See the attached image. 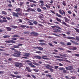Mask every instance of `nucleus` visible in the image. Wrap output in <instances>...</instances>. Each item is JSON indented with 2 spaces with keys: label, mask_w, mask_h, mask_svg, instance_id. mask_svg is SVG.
Listing matches in <instances>:
<instances>
[{
  "label": "nucleus",
  "mask_w": 79,
  "mask_h": 79,
  "mask_svg": "<svg viewBox=\"0 0 79 79\" xmlns=\"http://www.w3.org/2000/svg\"><path fill=\"white\" fill-rule=\"evenodd\" d=\"M69 70H73L74 69L73 68L72 66H69Z\"/></svg>",
  "instance_id": "nucleus-14"
},
{
  "label": "nucleus",
  "mask_w": 79,
  "mask_h": 79,
  "mask_svg": "<svg viewBox=\"0 0 79 79\" xmlns=\"http://www.w3.org/2000/svg\"><path fill=\"white\" fill-rule=\"evenodd\" d=\"M26 55V56H27V57H29V56L31 55L29 53H25Z\"/></svg>",
  "instance_id": "nucleus-38"
},
{
  "label": "nucleus",
  "mask_w": 79,
  "mask_h": 79,
  "mask_svg": "<svg viewBox=\"0 0 79 79\" xmlns=\"http://www.w3.org/2000/svg\"><path fill=\"white\" fill-rule=\"evenodd\" d=\"M59 70H64L65 69L63 67H60L59 68Z\"/></svg>",
  "instance_id": "nucleus-33"
},
{
  "label": "nucleus",
  "mask_w": 79,
  "mask_h": 79,
  "mask_svg": "<svg viewBox=\"0 0 79 79\" xmlns=\"http://www.w3.org/2000/svg\"><path fill=\"white\" fill-rule=\"evenodd\" d=\"M4 38H9V37H10V36L8 35H5L3 36Z\"/></svg>",
  "instance_id": "nucleus-25"
},
{
  "label": "nucleus",
  "mask_w": 79,
  "mask_h": 79,
  "mask_svg": "<svg viewBox=\"0 0 79 79\" xmlns=\"http://www.w3.org/2000/svg\"><path fill=\"white\" fill-rule=\"evenodd\" d=\"M40 3H44V1H43L40 0Z\"/></svg>",
  "instance_id": "nucleus-59"
},
{
  "label": "nucleus",
  "mask_w": 79,
  "mask_h": 79,
  "mask_svg": "<svg viewBox=\"0 0 79 79\" xmlns=\"http://www.w3.org/2000/svg\"><path fill=\"white\" fill-rule=\"evenodd\" d=\"M76 39L77 40H78V41H79V38L78 37H76Z\"/></svg>",
  "instance_id": "nucleus-63"
},
{
  "label": "nucleus",
  "mask_w": 79,
  "mask_h": 79,
  "mask_svg": "<svg viewBox=\"0 0 79 79\" xmlns=\"http://www.w3.org/2000/svg\"><path fill=\"white\" fill-rule=\"evenodd\" d=\"M28 65H30V66L31 67V68H35V66L34 65H33L32 63H28Z\"/></svg>",
  "instance_id": "nucleus-12"
},
{
  "label": "nucleus",
  "mask_w": 79,
  "mask_h": 79,
  "mask_svg": "<svg viewBox=\"0 0 79 79\" xmlns=\"http://www.w3.org/2000/svg\"><path fill=\"white\" fill-rule=\"evenodd\" d=\"M21 14V13L19 12H17L16 13L15 12H12V15L14 16H15V17H19V16L18 15H20Z\"/></svg>",
  "instance_id": "nucleus-1"
},
{
  "label": "nucleus",
  "mask_w": 79,
  "mask_h": 79,
  "mask_svg": "<svg viewBox=\"0 0 79 79\" xmlns=\"http://www.w3.org/2000/svg\"><path fill=\"white\" fill-rule=\"evenodd\" d=\"M23 33L25 34H29V32L26 31L25 32H24Z\"/></svg>",
  "instance_id": "nucleus-55"
},
{
  "label": "nucleus",
  "mask_w": 79,
  "mask_h": 79,
  "mask_svg": "<svg viewBox=\"0 0 79 79\" xmlns=\"http://www.w3.org/2000/svg\"><path fill=\"white\" fill-rule=\"evenodd\" d=\"M10 76H11L12 77H16V78H21V76H20L19 75L15 76L14 75H13V74H10Z\"/></svg>",
  "instance_id": "nucleus-6"
},
{
  "label": "nucleus",
  "mask_w": 79,
  "mask_h": 79,
  "mask_svg": "<svg viewBox=\"0 0 79 79\" xmlns=\"http://www.w3.org/2000/svg\"><path fill=\"white\" fill-rule=\"evenodd\" d=\"M50 71H51V72H53V69L51 68H50L49 69Z\"/></svg>",
  "instance_id": "nucleus-46"
},
{
  "label": "nucleus",
  "mask_w": 79,
  "mask_h": 79,
  "mask_svg": "<svg viewBox=\"0 0 79 79\" xmlns=\"http://www.w3.org/2000/svg\"><path fill=\"white\" fill-rule=\"evenodd\" d=\"M72 50H77V48L75 47H73Z\"/></svg>",
  "instance_id": "nucleus-34"
},
{
  "label": "nucleus",
  "mask_w": 79,
  "mask_h": 79,
  "mask_svg": "<svg viewBox=\"0 0 79 79\" xmlns=\"http://www.w3.org/2000/svg\"><path fill=\"white\" fill-rule=\"evenodd\" d=\"M67 39H72V40H74L75 39V38L71 37H69L67 38Z\"/></svg>",
  "instance_id": "nucleus-23"
},
{
  "label": "nucleus",
  "mask_w": 79,
  "mask_h": 79,
  "mask_svg": "<svg viewBox=\"0 0 79 79\" xmlns=\"http://www.w3.org/2000/svg\"><path fill=\"white\" fill-rule=\"evenodd\" d=\"M28 1L30 2H33V3H37V2H36V1L33 0H28Z\"/></svg>",
  "instance_id": "nucleus-19"
},
{
  "label": "nucleus",
  "mask_w": 79,
  "mask_h": 79,
  "mask_svg": "<svg viewBox=\"0 0 79 79\" xmlns=\"http://www.w3.org/2000/svg\"><path fill=\"white\" fill-rule=\"evenodd\" d=\"M60 44L61 45H65V44L63 42H60Z\"/></svg>",
  "instance_id": "nucleus-41"
},
{
  "label": "nucleus",
  "mask_w": 79,
  "mask_h": 79,
  "mask_svg": "<svg viewBox=\"0 0 79 79\" xmlns=\"http://www.w3.org/2000/svg\"><path fill=\"white\" fill-rule=\"evenodd\" d=\"M71 45V43L70 42H68L67 44V45Z\"/></svg>",
  "instance_id": "nucleus-47"
},
{
  "label": "nucleus",
  "mask_w": 79,
  "mask_h": 79,
  "mask_svg": "<svg viewBox=\"0 0 79 79\" xmlns=\"http://www.w3.org/2000/svg\"><path fill=\"white\" fill-rule=\"evenodd\" d=\"M10 27L12 28H15V29L18 28V27L16 26L12 25L10 26Z\"/></svg>",
  "instance_id": "nucleus-21"
},
{
  "label": "nucleus",
  "mask_w": 79,
  "mask_h": 79,
  "mask_svg": "<svg viewBox=\"0 0 79 79\" xmlns=\"http://www.w3.org/2000/svg\"><path fill=\"white\" fill-rule=\"evenodd\" d=\"M8 61H13V58H9L8 59Z\"/></svg>",
  "instance_id": "nucleus-51"
},
{
  "label": "nucleus",
  "mask_w": 79,
  "mask_h": 79,
  "mask_svg": "<svg viewBox=\"0 0 79 79\" xmlns=\"http://www.w3.org/2000/svg\"><path fill=\"white\" fill-rule=\"evenodd\" d=\"M62 4L64 6H66V2H65L64 1H63Z\"/></svg>",
  "instance_id": "nucleus-36"
},
{
  "label": "nucleus",
  "mask_w": 79,
  "mask_h": 79,
  "mask_svg": "<svg viewBox=\"0 0 79 79\" xmlns=\"http://www.w3.org/2000/svg\"><path fill=\"white\" fill-rule=\"evenodd\" d=\"M74 29L77 32V33H79V29L77 28H74Z\"/></svg>",
  "instance_id": "nucleus-24"
},
{
  "label": "nucleus",
  "mask_w": 79,
  "mask_h": 79,
  "mask_svg": "<svg viewBox=\"0 0 79 79\" xmlns=\"http://www.w3.org/2000/svg\"><path fill=\"white\" fill-rule=\"evenodd\" d=\"M68 13H69V14L70 15L72 13V12H71V10H69L68 11Z\"/></svg>",
  "instance_id": "nucleus-48"
},
{
  "label": "nucleus",
  "mask_w": 79,
  "mask_h": 79,
  "mask_svg": "<svg viewBox=\"0 0 79 79\" xmlns=\"http://www.w3.org/2000/svg\"><path fill=\"white\" fill-rule=\"evenodd\" d=\"M19 67L20 66V67H23V64L21 63H19Z\"/></svg>",
  "instance_id": "nucleus-29"
},
{
  "label": "nucleus",
  "mask_w": 79,
  "mask_h": 79,
  "mask_svg": "<svg viewBox=\"0 0 79 79\" xmlns=\"http://www.w3.org/2000/svg\"><path fill=\"white\" fill-rule=\"evenodd\" d=\"M47 57V56H42V58L43 59H44V60H48V58H45Z\"/></svg>",
  "instance_id": "nucleus-17"
},
{
  "label": "nucleus",
  "mask_w": 79,
  "mask_h": 79,
  "mask_svg": "<svg viewBox=\"0 0 79 79\" xmlns=\"http://www.w3.org/2000/svg\"><path fill=\"white\" fill-rule=\"evenodd\" d=\"M40 45H47V44L44 43H40Z\"/></svg>",
  "instance_id": "nucleus-30"
},
{
  "label": "nucleus",
  "mask_w": 79,
  "mask_h": 79,
  "mask_svg": "<svg viewBox=\"0 0 79 79\" xmlns=\"http://www.w3.org/2000/svg\"><path fill=\"white\" fill-rule=\"evenodd\" d=\"M33 23L34 24H35L36 25L37 24V22L36 21H34L33 22Z\"/></svg>",
  "instance_id": "nucleus-57"
},
{
  "label": "nucleus",
  "mask_w": 79,
  "mask_h": 79,
  "mask_svg": "<svg viewBox=\"0 0 79 79\" xmlns=\"http://www.w3.org/2000/svg\"><path fill=\"white\" fill-rule=\"evenodd\" d=\"M35 58H37L38 59H41L42 57L40 56H35Z\"/></svg>",
  "instance_id": "nucleus-20"
},
{
  "label": "nucleus",
  "mask_w": 79,
  "mask_h": 79,
  "mask_svg": "<svg viewBox=\"0 0 79 79\" xmlns=\"http://www.w3.org/2000/svg\"><path fill=\"white\" fill-rule=\"evenodd\" d=\"M52 35H55V36H57V37H60V35H56L55 33H52Z\"/></svg>",
  "instance_id": "nucleus-35"
},
{
  "label": "nucleus",
  "mask_w": 79,
  "mask_h": 79,
  "mask_svg": "<svg viewBox=\"0 0 79 79\" xmlns=\"http://www.w3.org/2000/svg\"><path fill=\"white\" fill-rule=\"evenodd\" d=\"M74 44H75L76 45H79V43H78L75 41L74 43Z\"/></svg>",
  "instance_id": "nucleus-61"
},
{
  "label": "nucleus",
  "mask_w": 79,
  "mask_h": 79,
  "mask_svg": "<svg viewBox=\"0 0 79 79\" xmlns=\"http://www.w3.org/2000/svg\"><path fill=\"white\" fill-rule=\"evenodd\" d=\"M27 8L28 9H27V11L28 12H29V11H34L35 12V10L32 9V8L31 7Z\"/></svg>",
  "instance_id": "nucleus-8"
},
{
  "label": "nucleus",
  "mask_w": 79,
  "mask_h": 79,
  "mask_svg": "<svg viewBox=\"0 0 79 79\" xmlns=\"http://www.w3.org/2000/svg\"><path fill=\"white\" fill-rule=\"evenodd\" d=\"M21 53V52H17V53H16L15 54H13V55L14 56H16V57H18V56H19L20 55V54Z\"/></svg>",
  "instance_id": "nucleus-7"
},
{
  "label": "nucleus",
  "mask_w": 79,
  "mask_h": 79,
  "mask_svg": "<svg viewBox=\"0 0 79 79\" xmlns=\"http://www.w3.org/2000/svg\"><path fill=\"white\" fill-rule=\"evenodd\" d=\"M48 44L50 45V46H51V47H53V44L52 43H49Z\"/></svg>",
  "instance_id": "nucleus-60"
},
{
  "label": "nucleus",
  "mask_w": 79,
  "mask_h": 79,
  "mask_svg": "<svg viewBox=\"0 0 79 79\" xmlns=\"http://www.w3.org/2000/svg\"><path fill=\"white\" fill-rule=\"evenodd\" d=\"M54 31H53V32H56V33H57V32H61V31L60 30H58L57 29L54 28Z\"/></svg>",
  "instance_id": "nucleus-5"
},
{
  "label": "nucleus",
  "mask_w": 79,
  "mask_h": 79,
  "mask_svg": "<svg viewBox=\"0 0 79 79\" xmlns=\"http://www.w3.org/2000/svg\"><path fill=\"white\" fill-rule=\"evenodd\" d=\"M11 39L12 40H17V39L16 38H15V37H13V38H11Z\"/></svg>",
  "instance_id": "nucleus-42"
},
{
  "label": "nucleus",
  "mask_w": 79,
  "mask_h": 79,
  "mask_svg": "<svg viewBox=\"0 0 79 79\" xmlns=\"http://www.w3.org/2000/svg\"><path fill=\"white\" fill-rule=\"evenodd\" d=\"M45 6L47 8H50V6H48L47 4H46Z\"/></svg>",
  "instance_id": "nucleus-44"
},
{
  "label": "nucleus",
  "mask_w": 79,
  "mask_h": 79,
  "mask_svg": "<svg viewBox=\"0 0 79 79\" xmlns=\"http://www.w3.org/2000/svg\"><path fill=\"white\" fill-rule=\"evenodd\" d=\"M56 19L58 22H60V23H61V19H59L58 18L56 17Z\"/></svg>",
  "instance_id": "nucleus-18"
},
{
  "label": "nucleus",
  "mask_w": 79,
  "mask_h": 79,
  "mask_svg": "<svg viewBox=\"0 0 79 79\" xmlns=\"http://www.w3.org/2000/svg\"><path fill=\"white\" fill-rule=\"evenodd\" d=\"M37 11H38V12H39V13L40 12H42V10L39 8H38L37 9Z\"/></svg>",
  "instance_id": "nucleus-28"
},
{
  "label": "nucleus",
  "mask_w": 79,
  "mask_h": 79,
  "mask_svg": "<svg viewBox=\"0 0 79 79\" xmlns=\"http://www.w3.org/2000/svg\"><path fill=\"white\" fill-rule=\"evenodd\" d=\"M24 3L23 2H20V5H19L20 6H22V5H23V4Z\"/></svg>",
  "instance_id": "nucleus-56"
},
{
  "label": "nucleus",
  "mask_w": 79,
  "mask_h": 79,
  "mask_svg": "<svg viewBox=\"0 0 79 79\" xmlns=\"http://www.w3.org/2000/svg\"><path fill=\"white\" fill-rule=\"evenodd\" d=\"M58 68V66H55V69H57Z\"/></svg>",
  "instance_id": "nucleus-58"
},
{
  "label": "nucleus",
  "mask_w": 79,
  "mask_h": 79,
  "mask_svg": "<svg viewBox=\"0 0 79 79\" xmlns=\"http://www.w3.org/2000/svg\"><path fill=\"white\" fill-rule=\"evenodd\" d=\"M13 37H19L18 35H15L12 36Z\"/></svg>",
  "instance_id": "nucleus-27"
},
{
  "label": "nucleus",
  "mask_w": 79,
  "mask_h": 79,
  "mask_svg": "<svg viewBox=\"0 0 79 79\" xmlns=\"http://www.w3.org/2000/svg\"><path fill=\"white\" fill-rule=\"evenodd\" d=\"M59 11L60 13L62 15H63V14L64 15H66V12H64V11L63 10H62L61 9L59 10Z\"/></svg>",
  "instance_id": "nucleus-4"
},
{
  "label": "nucleus",
  "mask_w": 79,
  "mask_h": 79,
  "mask_svg": "<svg viewBox=\"0 0 79 79\" xmlns=\"http://www.w3.org/2000/svg\"><path fill=\"white\" fill-rule=\"evenodd\" d=\"M56 16H57L58 17H59V18H62V16L61 15L58 14V13H56Z\"/></svg>",
  "instance_id": "nucleus-13"
},
{
  "label": "nucleus",
  "mask_w": 79,
  "mask_h": 79,
  "mask_svg": "<svg viewBox=\"0 0 79 79\" xmlns=\"http://www.w3.org/2000/svg\"><path fill=\"white\" fill-rule=\"evenodd\" d=\"M37 6L35 4H33L30 5L31 7H34V6H35H35Z\"/></svg>",
  "instance_id": "nucleus-31"
},
{
  "label": "nucleus",
  "mask_w": 79,
  "mask_h": 79,
  "mask_svg": "<svg viewBox=\"0 0 79 79\" xmlns=\"http://www.w3.org/2000/svg\"><path fill=\"white\" fill-rule=\"evenodd\" d=\"M56 60H57V61H64L63 60L61 59H57Z\"/></svg>",
  "instance_id": "nucleus-39"
},
{
  "label": "nucleus",
  "mask_w": 79,
  "mask_h": 79,
  "mask_svg": "<svg viewBox=\"0 0 79 79\" xmlns=\"http://www.w3.org/2000/svg\"><path fill=\"white\" fill-rule=\"evenodd\" d=\"M31 76L32 77H33L34 78V79H35L36 78V77H35V76L32 75V74H31Z\"/></svg>",
  "instance_id": "nucleus-50"
},
{
  "label": "nucleus",
  "mask_w": 79,
  "mask_h": 79,
  "mask_svg": "<svg viewBox=\"0 0 79 79\" xmlns=\"http://www.w3.org/2000/svg\"><path fill=\"white\" fill-rule=\"evenodd\" d=\"M5 42L6 43H12V44H15L16 43V41L11 40L9 41L6 40Z\"/></svg>",
  "instance_id": "nucleus-2"
},
{
  "label": "nucleus",
  "mask_w": 79,
  "mask_h": 79,
  "mask_svg": "<svg viewBox=\"0 0 79 79\" xmlns=\"http://www.w3.org/2000/svg\"><path fill=\"white\" fill-rule=\"evenodd\" d=\"M14 48H19V47L18 46L14 45Z\"/></svg>",
  "instance_id": "nucleus-32"
},
{
  "label": "nucleus",
  "mask_w": 79,
  "mask_h": 79,
  "mask_svg": "<svg viewBox=\"0 0 79 79\" xmlns=\"http://www.w3.org/2000/svg\"><path fill=\"white\" fill-rule=\"evenodd\" d=\"M14 73L15 74L17 75L18 74V72L17 71L14 72Z\"/></svg>",
  "instance_id": "nucleus-43"
},
{
  "label": "nucleus",
  "mask_w": 79,
  "mask_h": 79,
  "mask_svg": "<svg viewBox=\"0 0 79 79\" xmlns=\"http://www.w3.org/2000/svg\"><path fill=\"white\" fill-rule=\"evenodd\" d=\"M21 10V9L20 8H18L17 9H16L15 10V11L16 12H19Z\"/></svg>",
  "instance_id": "nucleus-26"
},
{
  "label": "nucleus",
  "mask_w": 79,
  "mask_h": 79,
  "mask_svg": "<svg viewBox=\"0 0 79 79\" xmlns=\"http://www.w3.org/2000/svg\"><path fill=\"white\" fill-rule=\"evenodd\" d=\"M66 70H64L63 71V73H66Z\"/></svg>",
  "instance_id": "nucleus-64"
},
{
  "label": "nucleus",
  "mask_w": 79,
  "mask_h": 79,
  "mask_svg": "<svg viewBox=\"0 0 79 79\" xmlns=\"http://www.w3.org/2000/svg\"><path fill=\"white\" fill-rule=\"evenodd\" d=\"M50 11L51 12V13H53V14H56L55 12V11H52V10H50Z\"/></svg>",
  "instance_id": "nucleus-53"
},
{
  "label": "nucleus",
  "mask_w": 79,
  "mask_h": 79,
  "mask_svg": "<svg viewBox=\"0 0 79 79\" xmlns=\"http://www.w3.org/2000/svg\"><path fill=\"white\" fill-rule=\"evenodd\" d=\"M2 14H3V15H7V13L6 12L4 11H2Z\"/></svg>",
  "instance_id": "nucleus-22"
},
{
  "label": "nucleus",
  "mask_w": 79,
  "mask_h": 79,
  "mask_svg": "<svg viewBox=\"0 0 79 79\" xmlns=\"http://www.w3.org/2000/svg\"><path fill=\"white\" fill-rule=\"evenodd\" d=\"M29 23V25H30V26H33V23L31 22H28Z\"/></svg>",
  "instance_id": "nucleus-45"
},
{
  "label": "nucleus",
  "mask_w": 79,
  "mask_h": 79,
  "mask_svg": "<svg viewBox=\"0 0 79 79\" xmlns=\"http://www.w3.org/2000/svg\"><path fill=\"white\" fill-rule=\"evenodd\" d=\"M25 71H27L28 72H31V69L30 68L28 67H26Z\"/></svg>",
  "instance_id": "nucleus-9"
},
{
  "label": "nucleus",
  "mask_w": 79,
  "mask_h": 79,
  "mask_svg": "<svg viewBox=\"0 0 79 79\" xmlns=\"http://www.w3.org/2000/svg\"><path fill=\"white\" fill-rule=\"evenodd\" d=\"M38 50H43V48H41L40 47H38Z\"/></svg>",
  "instance_id": "nucleus-40"
},
{
  "label": "nucleus",
  "mask_w": 79,
  "mask_h": 79,
  "mask_svg": "<svg viewBox=\"0 0 79 79\" xmlns=\"http://www.w3.org/2000/svg\"><path fill=\"white\" fill-rule=\"evenodd\" d=\"M33 71H35V72H38V71H39V70L36 69H33Z\"/></svg>",
  "instance_id": "nucleus-52"
},
{
  "label": "nucleus",
  "mask_w": 79,
  "mask_h": 79,
  "mask_svg": "<svg viewBox=\"0 0 79 79\" xmlns=\"http://www.w3.org/2000/svg\"><path fill=\"white\" fill-rule=\"evenodd\" d=\"M15 66L16 67H19V63L18 62H16L15 64Z\"/></svg>",
  "instance_id": "nucleus-16"
},
{
  "label": "nucleus",
  "mask_w": 79,
  "mask_h": 79,
  "mask_svg": "<svg viewBox=\"0 0 79 79\" xmlns=\"http://www.w3.org/2000/svg\"><path fill=\"white\" fill-rule=\"evenodd\" d=\"M8 6H9V7H12V5L9 4L8 5Z\"/></svg>",
  "instance_id": "nucleus-62"
},
{
  "label": "nucleus",
  "mask_w": 79,
  "mask_h": 79,
  "mask_svg": "<svg viewBox=\"0 0 79 79\" xmlns=\"http://www.w3.org/2000/svg\"><path fill=\"white\" fill-rule=\"evenodd\" d=\"M30 34L31 35H33L34 36H35V37H37V36L39 35V34H38V33L34 31L31 32L30 33Z\"/></svg>",
  "instance_id": "nucleus-3"
},
{
  "label": "nucleus",
  "mask_w": 79,
  "mask_h": 79,
  "mask_svg": "<svg viewBox=\"0 0 79 79\" xmlns=\"http://www.w3.org/2000/svg\"><path fill=\"white\" fill-rule=\"evenodd\" d=\"M64 19L65 20V23H69V21H70L69 19H68L66 17H64Z\"/></svg>",
  "instance_id": "nucleus-10"
},
{
  "label": "nucleus",
  "mask_w": 79,
  "mask_h": 79,
  "mask_svg": "<svg viewBox=\"0 0 79 79\" xmlns=\"http://www.w3.org/2000/svg\"><path fill=\"white\" fill-rule=\"evenodd\" d=\"M54 57H55V58H60V56H54Z\"/></svg>",
  "instance_id": "nucleus-54"
},
{
  "label": "nucleus",
  "mask_w": 79,
  "mask_h": 79,
  "mask_svg": "<svg viewBox=\"0 0 79 79\" xmlns=\"http://www.w3.org/2000/svg\"><path fill=\"white\" fill-rule=\"evenodd\" d=\"M20 27H22V28H24V27H26V25H21L20 26Z\"/></svg>",
  "instance_id": "nucleus-37"
},
{
  "label": "nucleus",
  "mask_w": 79,
  "mask_h": 79,
  "mask_svg": "<svg viewBox=\"0 0 79 79\" xmlns=\"http://www.w3.org/2000/svg\"><path fill=\"white\" fill-rule=\"evenodd\" d=\"M6 29H7V31H11V28L10 27H6Z\"/></svg>",
  "instance_id": "nucleus-15"
},
{
  "label": "nucleus",
  "mask_w": 79,
  "mask_h": 79,
  "mask_svg": "<svg viewBox=\"0 0 79 79\" xmlns=\"http://www.w3.org/2000/svg\"><path fill=\"white\" fill-rule=\"evenodd\" d=\"M62 24L63 25H65V26H66L68 27H70V26H69V25L67 23H65V22L63 21H62Z\"/></svg>",
  "instance_id": "nucleus-11"
},
{
  "label": "nucleus",
  "mask_w": 79,
  "mask_h": 79,
  "mask_svg": "<svg viewBox=\"0 0 79 79\" xmlns=\"http://www.w3.org/2000/svg\"><path fill=\"white\" fill-rule=\"evenodd\" d=\"M6 18L7 19H8V20H10V19H11V18L10 17H8L7 16L6 17Z\"/></svg>",
  "instance_id": "nucleus-49"
}]
</instances>
